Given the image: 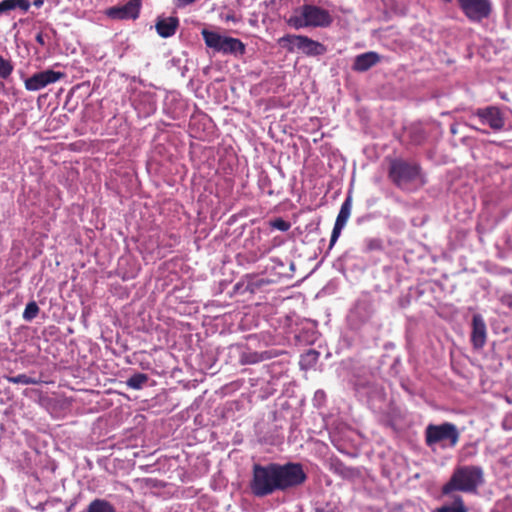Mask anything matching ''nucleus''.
Listing matches in <instances>:
<instances>
[{"label":"nucleus","instance_id":"obj_1","mask_svg":"<svg viewBox=\"0 0 512 512\" xmlns=\"http://www.w3.org/2000/svg\"><path fill=\"white\" fill-rule=\"evenodd\" d=\"M306 478L307 475L299 463L254 464L249 488L255 497L261 498L276 491L297 487L303 484Z\"/></svg>","mask_w":512,"mask_h":512},{"label":"nucleus","instance_id":"obj_2","mask_svg":"<svg viewBox=\"0 0 512 512\" xmlns=\"http://www.w3.org/2000/svg\"><path fill=\"white\" fill-rule=\"evenodd\" d=\"M484 481L482 467L476 465L458 466L448 482L442 486L441 493L444 496L451 495L455 491L474 494L484 484Z\"/></svg>","mask_w":512,"mask_h":512},{"label":"nucleus","instance_id":"obj_3","mask_svg":"<svg viewBox=\"0 0 512 512\" xmlns=\"http://www.w3.org/2000/svg\"><path fill=\"white\" fill-rule=\"evenodd\" d=\"M389 178L401 190L415 192L426 184L421 167L414 162L394 160L390 164Z\"/></svg>","mask_w":512,"mask_h":512},{"label":"nucleus","instance_id":"obj_4","mask_svg":"<svg viewBox=\"0 0 512 512\" xmlns=\"http://www.w3.org/2000/svg\"><path fill=\"white\" fill-rule=\"evenodd\" d=\"M332 22L333 18L327 10L309 4L296 8L287 19V24L297 30L307 27H328Z\"/></svg>","mask_w":512,"mask_h":512},{"label":"nucleus","instance_id":"obj_5","mask_svg":"<svg viewBox=\"0 0 512 512\" xmlns=\"http://www.w3.org/2000/svg\"><path fill=\"white\" fill-rule=\"evenodd\" d=\"M201 35L205 45L215 53L240 57L246 52V45L238 38L222 35L208 29H203Z\"/></svg>","mask_w":512,"mask_h":512},{"label":"nucleus","instance_id":"obj_6","mask_svg":"<svg viewBox=\"0 0 512 512\" xmlns=\"http://www.w3.org/2000/svg\"><path fill=\"white\" fill-rule=\"evenodd\" d=\"M460 438L455 424L444 422L439 425L429 424L425 429L426 444L431 447L440 444L442 448H453Z\"/></svg>","mask_w":512,"mask_h":512},{"label":"nucleus","instance_id":"obj_7","mask_svg":"<svg viewBox=\"0 0 512 512\" xmlns=\"http://www.w3.org/2000/svg\"><path fill=\"white\" fill-rule=\"evenodd\" d=\"M374 312L373 302L368 296L358 299L347 317L350 327L354 330L360 329L370 321Z\"/></svg>","mask_w":512,"mask_h":512},{"label":"nucleus","instance_id":"obj_8","mask_svg":"<svg viewBox=\"0 0 512 512\" xmlns=\"http://www.w3.org/2000/svg\"><path fill=\"white\" fill-rule=\"evenodd\" d=\"M281 42L291 45L290 49L297 48L308 56H319L325 53V46L303 35H287L281 38Z\"/></svg>","mask_w":512,"mask_h":512},{"label":"nucleus","instance_id":"obj_9","mask_svg":"<svg viewBox=\"0 0 512 512\" xmlns=\"http://www.w3.org/2000/svg\"><path fill=\"white\" fill-rule=\"evenodd\" d=\"M63 77H65L63 72L46 69L25 78L24 86L28 91H39L50 84L56 83Z\"/></svg>","mask_w":512,"mask_h":512},{"label":"nucleus","instance_id":"obj_10","mask_svg":"<svg viewBox=\"0 0 512 512\" xmlns=\"http://www.w3.org/2000/svg\"><path fill=\"white\" fill-rule=\"evenodd\" d=\"M142 0H128L123 5L108 8L106 16L112 20H136L140 16Z\"/></svg>","mask_w":512,"mask_h":512},{"label":"nucleus","instance_id":"obj_11","mask_svg":"<svg viewBox=\"0 0 512 512\" xmlns=\"http://www.w3.org/2000/svg\"><path fill=\"white\" fill-rule=\"evenodd\" d=\"M459 6L463 13L474 22L489 17L491 13L490 0H459Z\"/></svg>","mask_w":512,"mask_h":512},{"label":"nucleus","instance_id":"obj_12","mask_svg":"<svg viewBox=\"0 0 512 512\" xmlns=\"http://www.w3.org/2000/svg\"><path fill=\"white\" fill-rule=\"evenodd\" d=\"M476 116L480 119L481 123L487 124L494 131H500L504 128L505 120L503 114L495 106L478 109Z\"/></svg>","mask_w":512,"mask_h":512},{"label":"nucleus","instance_id":"obj_13","mask_svg":"<svg viewBox=\"0 0 512 512\" xmlns=\"http://www.w3.org/2000/svg\"><path fill=\"white\" fill-rule=\"evenodd\" d=\"M487 327L481 314H474L471 323L470 341L474 349L480 350L486 344Z\"/></svg>","mask_w":512,"mask_h":512},{"label":"nucleus","instance_id":"obj_14","mask_svg":"<svg viewBox=\"0 0 512 512\" xmlns=\"http://www.w3.org/2000/svg\"><path fill=\"white\" fill-rule=\"evenodd\" d=\"M351 207H352L351 197L348 196L345 199V201L342 203L340 211L337 215V218H336V221H335L332 233H331L330 245H329L330 248L336 243V241L338 240V238L341 234V231L345 227V225L350 217V214H351Z\"/></svg>","mask_w":512,"mask_h":512},{"label":"nucleus","instance_id":"obj_15","mask_svg":"<svg viewBox=\"0 0 512 512\" xmlns=\"http://www.w3.org/2000/svg\"><path fill=\"white\" fill-rule=\"evenodd\" d=\"M382 58L383 57L375 51L359 54L354 58L352 70L356 72H366L379 64Z\"/></svg>","mask_w":512,"mask_h":512},{"label":"nucleus","instance_id":"obj_16","mask_svg":"<svg viewBox=\"0 0 512 512\" xmlns=\"http://www.w3.org/2000/svg\"><path fill=\"white\" fill-rule=\"evenodd\" d=\"M179 26V19L177 17H158L155 23L157 34L162 38L172 37Z\"/></svg>","mask_w":512,"mask_h":512},{"label":"nucleus","instance_id":"obj_17","mask_svg":"<svg viewBox=\"0 0 512 512\" xmlns=\"http://www.w3.org/2000/svg\"><path fill=\"white\" fill-rule=\"evenodd\" d=\"M355 391L361 398L367 397L368 399L381 395V388L372 380H362L357 378L354 383Z\"/></svg>","mask_w":512,"mask_h":512},{"label":"nucleus","instance_id":"obj_18","mask_svg":"<svg viewBox=\"0 0 512 512\" xmlns=\"http://www.w3.org/2000/svg\"><path fill=\"white\" fill-rule=\"evenodd\" d=\"M329 469L334 474L342 477L343 479H354L359 475V471L356 468L345 465L339 459H331Z\"/></svg>","mask_w":512,"mask_h":512},{"label":"nucleus","instance_id":"obj_19","mask_svg":"<svg viewBox=\"0 0 512 512\" xmlns=\"http://www.w3.org/2000/svg\"><path fill=\"white\" fill-rule=\"evenodd\" d=\"M273 357L270 351H244L241 353L240 361L242 364H256Z\"/></svg>","mask_w":512,"mask_h":512},{"label":"nucleus","instance_id":"obj_20","mask_svg":"<svg viewBox=\"0 0 512 512\" xmlns=\"http://www.w3.org/2000/svg\"><path fill=\"white\" fill-rule=\"evenodd\" d=\"M31 4L28 0H2L0 1V15L6 14L11 10L19 9L26 13Z\"/></svg>","mask_w":512,"mask_h":512},{"label":"nucleus","instance_id":"obj_21","mask_svg":"<svg viewBox=\"0 0 512 512\" xmlns=\"http://www.w3.org/2000/svg\"><path fill=\"white\" fill-rule=\"evenodd\" d=\"M452 499V504L443 505L437 508L434 512H468L463 498L460 495H453Z\"/></svg>","mask_w":512,"mask_h":512},{"label":"nucleus","instance_id":"obj_22","mask_svg":"<svg viewBox=\"0 0 512 512\" xmlns=\"http://www.w3.org/2000/svg\"><path fill=\"white\" fill-rule=\"evenodd\" d=\"M87 512H116V509L104 499H95L88 505Z\"/></svg>","mask_w":512,"mask_h":512},{"label":"nucleus","instance_id":"obj_23","mask_svg":"<svg viewBox=\"0 0 512 512\" xmlns=\"http://www.w3.org/2000/svg\"><path fill=\"white\" fill-rule=\"evenodd\" d=\"M148 375L144 373H135L126 380V385L134 390H140L148 381Z\"/></svg>","mask_w":512,"mask_h":512},{"label":"nucleus","instance_id":"obj_24","mask_svg":"<svg viewBox=\"0 0 512 512\" xmlns=\"http://www.w3.org/2000/svg\"><path fill=\"white\" fill-rule=\"evenodd\" d=\"M14 65L10 59L0 55V79H7L12 74Z\"/></svg>","mask_w":512,"mask_h":512},{"label":"nucleus","instance_id":"obj_25","mask_svg":"<svg viewBox=\"0 0 512 512\" xmlns=\"http://www.w3.org/2000/svg\"><path fill=\"white\" fill-rule=\"evenodd\" d=\"M408 135L411 143L415 145H419L425 140V133L423 129L419 126L411 127L408 130Z\"/></svg>","mask_w":512,"mask_h":512},{"label":"nucleus","instance_id":"obj_26","mask_svg":"<svg viewBox=\"0 0 512 512\" xmlns=\"http://www.w3.org/2000/svg\"><path fill=\"white\" fill-rule=\"evenodd\" d=\"M363 246V251L366 253L383 249L382 241L379 238H367L363 241Z\"/></svg>","mask_w":512,"mask_h":512},{"label":"nucleus","instance_id":"obj_27","mask_svg":"<svg viewBox=\"0 0 512 512\" xmlns=\"http://www.w3.org/2000/svg\"><path fill=\"white\" fill-rule=\"evenodd\" d=\"M4 378L14 384H23V385H29V384H37V380L27 376L26 374H19L17 376H4Z\"/></svg>","mask_w":512,"mask_h":512},{"label":"nucleus","instance_id":"obj_28","mask_svg":"<svg viewBox=\"0 0 512 512\" xmlns=\"http://www.w3.org/2000/svg\"><path fill=\"white\" fill-rule=\"evenodd\" d=\"M39 313V307L35 301L27 303L24 312L23 319L25 321H32Z\"/></svg>","mask_w":512,"mask_h":512},{"label":"nucleus","instance_id":"obj_29","mask_svg":"<svg viewBox=\"0 0 512 512\" xmlns=\"http://www.w3.org/2000/svg\"><path fill=\"white\" fill-rule=\"evenodd\" d=\"M271 227L279 231L286 232L290 229L291 224L282 218H276L273 221H271Z\"/></svg>","mask_w":512,"mask_h":512},{"label":"nucleus","instance_id":"obj_30","mask_svg":"<svg viewBox=\"0 0 512 512\" xmlns=\"http://www.w3.org/2000/svg\"><path fill=\"white\" fill-rule=\"evenodd\" d=\"M319 357V353L315 350H309L306 354H304L301 358V363H306L307 365H312L317 362Z\"/></svg>","mask_w":512,"mask_h":512},{"label":"nucleus","instance_id":"obj_31","mask_svg":"<svg viewBox=\"0 0 512 512\" xmlns=\"http://www.w3.org/2000/svg\"><path fill=\"white\" fill-rule=\"evenodd\" d=\"M147 102L145 113L149 114L151 112H154L156 109L155 101L153 99V96L150 93H146L143 95Z\"/></svg>","mask_w":512,"mask_h":512},{"label":"nucleus","instance_id":"obj_32","mask_svg":"<svg viewBox=\"0 0 512 512\" xmlns=\"http://www.w3.org/2000/svg\"><path fill=\"white\" fill-rule=\"evenodd\" d=\"M326 399V394L323 390H317L314 394L313 401L316 405L320 406Z\"/></svg>","mask_w":512,"mask_h":512},{"label":"nucleus","instance_id":"obj_33","mask_svg":"<svg viewBox=\"0 0 512 512\" xmlns=\"http://www.w3.org/2000/svg\"><path fill=\"white\" fill-rule=\"evenodd\" d=\"M315 512H336L335 508L330 503H325L324 505L317 506L315 508Z\"/></svg>","mask_w":512,"mask_h":512},{"label":"nucleus","instance_id":"obj_34","mask_svg":"<svg viewBox=\"0 0 512 512\" xmlns=\"http://www.w3.org/2000/svg\"><path fill=\"white\" fill-rule=\"evenodd\" d=\"M35 40L36 42L41 45V46H45V40H44V36H43V33L42 32H39L36 37H35Z\"/></svg>","mask_w":512,"mask_h":512},{"label":"nucleus","instance_id":"obj_35","mask_svg":"<svg viewBox=\"0 0 512 512\" xmlns=\"http://www.w3.org/2000/svg\"><path fill=\"white\" fill-rule=\"evenodd\" d=\"M4 479L0 476V500L4 497Z\"/></svg>","mask_w":512,"mask_h":512},{"label":"nucleus","instance_id":"obj_36","mask_svg":"<svg viewBox=\"0 0 512 512\" xmlns=\"http://www.w3.org/2000/svg\"><path fill=\"white\" fill-rule=\"evenodd\" d=\"M43 3H44L43 0H35L33 2V5L36 6L37 8H40L43 5Z\"/></svg>","mask_w":512,"mask_h":512},{"label":"nucleus","instance_id":"obj_37","mask_svg":"<svg viewBox=\"0 0 512 512\" xmlns=\"http://www.w3.org/2000/svg\"><path fill=\"white\" fill-rule=\"evenodd\" d=\"M508 299H510L511 301L503 300V303L512 306V296H509Z\"/></svg>","mask_w":512,"mask_h":512},{"label":"nucleus","instance_id":"obj_38","mask_svg":"<svg viewBox=\"0 0 512 512\" xmlns=\"http://www.w3.org/2000/svg\"><path fill=\"white\" fill-rule=\"evenodd\" d=\"M446 2H452L453 0H445Z\"/></svg>","mask_w":512,"mask_h":512}]
</instances>
